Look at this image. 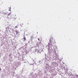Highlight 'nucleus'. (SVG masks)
Masks as SVG:
<instances>
[{"label": "nucleus", "instance_id": "20e7f679", "mask_svg": "<svg viewBox=\"0 0 78 78\" xmlns=\"http://www.w3.org/2000/svg\"><path fill=\"white\" fill-rule=\"evenodd\" d=\"M1 70H2V69H1V68H0V71H1Z\"/></svg>", "mask_w": 78, "mask_h": 78}, {"label": "nucleus", "instance_id": "6e6552de", "mask_svg": "<svg viewBox=\"0 0 78 78\" xmlns=\"http://www.w3.org/2000/svg\"><path fill=\"white\" fill-rule=\"evenodd\" d=\"M9 14H8V16H9Z\"/></svg>", "mask_w": 78, "mask_h": 78}, {"label": "nucleus", "instance_id": "7ed1b4c3", "mask_svg": "<svg viewBox=\"0 0 78 78\" xmlns=\"http://www.w3.org/2000/svg\"><path fill=\"white\" fill-rule=\"evenodd\" d=\"M17 28V26H15V28Z\"/></svg>", "mask_w": 78, "mask_h": 78}, {"label": "nucleus", "instance_id": "f257e3e1", "mask_svg": "<svg viewBox=\"0 0 78 78\" xmlns=\"http://www.w3.org/2000/svg\"><path fill=\"white\" fill-rule=\"evenodd\" d=\"M15 31L16 33V34H18L19 33V31H18V30H16Z\"/></svg>", "mask_w": 78, "mask_h": 78}, {"label": "nucleus", "instance_id": "423d86ee", "mask_svg": "<svg viewBox=\"0 0 78 78\" xmlns=\"http://www.w3.org/2000/svg\"><path fill=\"white\" fill-rule=\"evenodd\" d=\"M51 40V39H50V41Z\"/></svg>", "mask_w": 78, "mask_h": 78}, {"label": "nucleus", "instance_id": "39448f33", "mask_svg": "<svg viewBox=\"0 0 78 78\" xmlns=\"http://www.w3.org/2000/svg\"><path fill=\"white\" fill-rule=\"evenodd\" d=\"M38 41H39L40 40L39 39V38H38Z\"/></svg>", "mask_w": 78, "mask_h": 78}, {"label": "nucleus", "instance_id": "0eeeda50", "mask_svg": "<svg viewBox=\"0 0 78 78\" xmlns=\"http://www.w3.org/2000/svg\"><path fill=\"white\" fill-rule=\"evenodd\" d=\"M51 38L52 39H53V38L51 37Z\"/></svg>", "mask_w": 78, "mask_h": 78}, {"label": "nucleus", "instance_id": "f03ea898", "mask_svg": "<svg viewBox=\"0 0 78 78\" xmlns=\"http://www.w3.org/2000/svg\"><path fill=\"white\" fill-rule=\"evenodd\" d=\"M23 39H24V41H26V38H25V37L24 38H23Z\"/></svg>", "mask_w": 78, "mask_h": 78}]
</instances>
